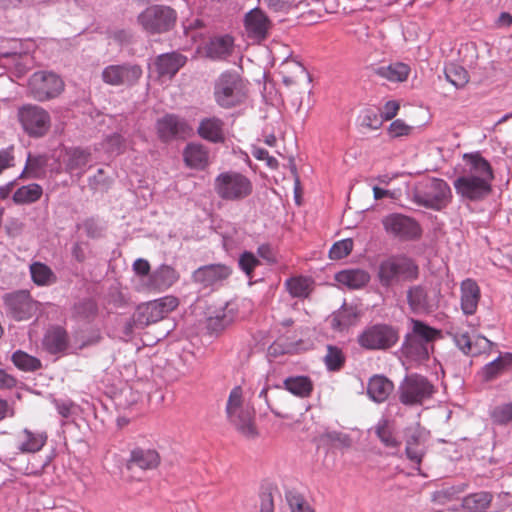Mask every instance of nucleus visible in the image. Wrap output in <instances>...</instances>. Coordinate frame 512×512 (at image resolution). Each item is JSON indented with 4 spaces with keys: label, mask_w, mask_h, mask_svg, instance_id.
Segmentation results:
<instances>
[{
    "label": "nucleus",
    "mask_w": 512,
    "mask_h": 512,
    "mask_svg": "<svg viewBox=\"0 0 512 512\" xmlns=\"http://www.w3.org/2000/svg\"><path fill=\"white\" fill-rule=\"evenodd\" d=\"M13 146L0 150V174L14 164Z\"/></svg>",
    "instance_id": "nucleus-59"
},
{
    "label": "nucleus",
    "mask_w": 512,
    "mask_h": 512,
    "mask_svg": "<svg viewBox=\"0 0 512 512\" xmlns=\"http://www.w3.org/2000/svg\"><path fill=\"white\" fill-rule=\"evenodd\" d=\"M492 499V494L486 491L472 493L463 498L462 507L467 512H483L490 506Z\"/></svg>",
    "instance_id": "nucleus-37"
},
{
    "label": "nucleus",
    "mask_w": 512,
    "mask_h": 512,
    "mask_svg": "<svg viewBox=\"0 0 512 512\" xmlns=\"http://www.w3.org/2000/svg\"><path fill=\"white\" fill-rule=\"evenodd\" d=\"M213 94L221 108L230 109L246 101L248 89L238 73L224 72L215 81Z\"/></svg>",
    "instance_id": "nucleus-5"
},
{
    "label": "nucleus",
    "mask_w": 512,
    "mask_h": 512,
    "mask_svg": "<svg viewBox=\"0 0 512 512\" xmlns=\"http://www.w3.org/2000/svg\"><path fill=\"white\" fill-rule=\"evenodd\" d=\"M324 437L328 439L331 443L338 444L341 447H349L351 444L350 438L340 432L331 431L327 432Z\"/></svg>",
    "instance_id": "nucleus-60"
},
{
    "label": "nucleus",
    "mask_w": 512,
    "mask_h": 512,
    "mask_svg": "<svg viewBox=\"0 0 512 512\" xmlns=\"http://www.w3.org/2000/svg\"><path fill=\"white\" fill-rule=\"evenodd\" d=\"M68 345L67 333L61 327H55L47 331L43 339L44 348L52 354L64 351Z\"/></svg>",
    "instance_id": "nucleus-32"
},
{
    "label": "nucleus",
    "mask_w": 512,
    "mask_h": 512,
    "mask_svg": "<svg viewBox=\"0 0 512 512\" xmlns=\"http://www.w3.org/2000/svg\"><path fill=\"white\" fill-rule=\"evenodd\" d=\"M156 130L159 139L163 142L185 138L193 131L186 119L176 114H166L159 118L156 122Z\"/></svg>",
    "instance_id": "nucleus-17"
},
{
    "label": "nucleus",
    "mask_w": 512,
    "mask_h": 512,
    "mask_svg": "<svg viewBox=\"0 0 512 512\" xmlns=\"http://www.w3.org/2000/svg\"><path fill=\"white\" fill-rule=\"evenodd\" d=\"M63 88L62 79L52 72H35L28 81V91L38 101H46L58 96Z\"/></svg>",
    "instance_id": "nucleus-13"
},
{
    "label": "nucleus",
    "mask_w": 512,
    "mask_h": 512,
    "mask_svg": "<svg viewBox=\"0 0 512 512\" xmlns=\"http://www.w3.org/2000/svg\"><path fill=\"white\" fill-rule=\"evenodd\" d=\"M493 422L497 424H507L512 421V403L500 404L491 412Z\"/></svg>",
    "instance_id": "nucleus-49"
},
{
    "label": "nucleus",
    "mask_w": 512,
    "mask_h": 512,
    "mask_svg": "<svg viewBox=\"0 0 512 512\" xmlns=\"http://www.w3.org/2000/svg\"><path fill=\"white\" fill-rule=\"evenodd\" d=\"M244 26L248 38L261 42L268 37L272 22L263 10L254 8L246 13Z\"/></svg>",
    "instance_id": "nucleus-18"
},
{
    "label": "nucleus",
    "mask_w": 512,
    "mask_h": 512,
    "mask_svg": "<svg viewBox=\"0 0 512 512\" xmlns=\"http://www.w3.org/2000/svg\"><path fill=\"white\" fill-rule=\"evenodd\" d=\"M385 231L397 238L411 240L421 234L419 224L411 217L400 213H392L382 219Z\"/></svg>",
    "instance_id": "nucleus-16"
},
{
    "label": "nucleus",
    "mask_w": 512,
    "mask_h": 512,
    "mask_svg": "<svg viewBox=\"0 0 512 512\" xmlns=\"http://www.w3.org/2000/svg\"><path fill=\"white\" fill-rule=\"evenodd\" d=\"M426 439V433L419 427H410L407 429L405 452L407 458L417 466L418 470L422 458L426 453Z\"/></svg>",
    "instance_id": "nucleus-21"
},
{
    "label": "nucleus",
    "mask_w": 512,
    "mask_h": 512,
    "mask_svg": "<svg viewBox=\"0 0 512 512\" xmlns=\"http://www.w3.org/2000/svg\"><path fill=\"white\" fill-rule=\"evenodd\" d=\"M324 363L329 371L340 370L345 363V356L342 350L336 346L328 345Z\"/></svg>",
    "instance_id": "nucleus-44"
},
{
    "label": "nucleus",
    "mask_w": 512,
    "mask_h": 512,
    "mask_svg": "<svg viewBox=\"0 0 512 512\" xmlns=\"http://www.w3.org/2000/svg\"><path fill=\"white\" fill-rule=\"evenodd\" d=\"M413 131V127L407 125L403 120H394L388 128V133L392 138H398L402 136H408Z\"/></svg>",
    "instance_id": "nucleus-52"
},
{
    "label": "nucleus",
    "mask_w": 512,
    "mask_h": 512,
    "mask_svg": "<svg viewBox=\"0 0 512 512\" xmlns=\"http://www.w3.org/2000/svg\"><path fill=\"white\" fill-rule=\"evenodd\" d=\"M481 298L479 285L475 280L467 278L460 284V304L461 310L465 315H473Z\"/></svg>",
    "instance_id": "nucleus-22"
},
{
    "label": "nucleus",
    "mask_w": 512,
    "mask_h": 512,
    "mask_svg": "<svg viewBox=\"0 0 512 512\" xmlns=\"http://www.w3.org/2000/svg\"><path fill=\"white\" fill-rule=\"evenodd\" d=\"M43 189L39 184L32 183L18 188L13 194V201L16 204H31L40 199Z\"/></svg>",
    "instance_id": "nucleus-38"
},
{
    "label": "nucleus",
    "mask_w": 512,
    "mask_h": 512,
    "mask_svg": "<svg viewBox=\"0 0 512 512\" xmlns=\"http://www.w3.org/2000/svg\"><path fill=\"white\" fill-rule=\"evenodd\" d=\"M284 387L292 394L302 398L308 397L313 390V384L306 376L289 377L284 380Z\"/></svg>",
    "instance_id": "nucleus-39"
},
{
    "label": "nucleus",
    "mask_w": 512,
    "mask_h": 512,
    "mask_svg": "<svg viewBox=\"0 0 512 512\" xmlns=\"http://www.w3.org/2000/svg\"><path fill=\"white\" fill-rule=\"evenodd\" d=\"M275 12H287L296 6V0H263Z\"/></svg>",
    "instance_id": "nucleus-55"
},
{
    "label": "nucleus",
    "mask_w": 512,
    "mask_h": 512,
    "mask_svg": "<svg viewBox=\"0 0 512 512\" xmlns=\"http://www.w3.org/2000/svg\"><path fill=\"white\" fill-rule=\"evenodd\" d=\"M133 270L135 271V273L137 275L147 276V275H149V272H150V264L145 259H142V258L137 259L133 263Z\"/></svg>",
    "instance_id": "nucleus-61"
},
{
    "label": "nucleus",
    "mask_w": 512,
    "mask_h": 512,
    "mask_svg": "<svg viewBox=\"0 0 512 512\" xmlns=\"http://www.w3.org/2000/svg\"><path fill=\"white\" fill-rule=\"evenodd\" d=\"M11 359L14 365L23 371H35L41 367V362L38 358L22 350L15 351Z\"/></svg>",
    "instance_id": "nucleus-42"
},
{
    "label": "nucleus",
    "mask_w": 512,
    "mask_h": 512,
    "mask_svg": "<svg viewBox=\"0 0 512 512\" xmlns=\"http://www.w3.org/2000/svg\"><path fill=\"white\" fill-rule=\"evenodd\" d=\"M383 124L381 116L372 109H367L362 116L361 125L372 130L379 129Z\"/></svg>",
    "instance_id": "nucleus-51"
},
{
    "label": "nucleus",
    "mask_w": 512,
    "mask_h": 512,
    "mask_svg": "<svg viewBox=\"0 0 512 512\" xmlns=\"http://www.w3.org/2000/svg\"><path fill=\"white\" fill-rule=\"evenodd\" d=\"M353 249V240L350 238L337 241L332 245L329 251V257L332 260H339L348 256Z\"/></svg>",
    "instance_id": "nucleus-47"
},
{
    "label": "nucleus",
    "mask_w": 512,
    "mask_h": 512,
    "mask_svg": "<svg viewBox=\"0 0 512 512\" xmlns=\"http://www.w3.org/2000/svg\"><path fill=\"white\" fill-rule=\"evenodd\" d=\"M33 282L39 286L50 285L56 281V275L46 264L34 262L30 265Z\"/></svg>",
    "instance_id": "nucleus-40"
},
{
    "label": "nucleus",
    "mask_w": 512,
    "mask_h": 512,
    "mask_svg": "<svg viewBox=\"0 0 512 512\" xmlns=\"http://www.w3.org/2000/svg\"><path fill=\"white\" fill-rule=\"evenodd\" d=\"M394 389V384L383 375H374L370 378L367 387L369 397L377 402H384Z\"/></svg>",
    "instance_id": "nucleus-28"
},
{
    "label": "nucleus",
    "mask_w": 512,
    "mask_h": 512,
    "mask_svg": "<svg viewBox=\"0 0 512 512\" xmlns=\"http://www.w3.org/2000/svg\"><path fill=\"white\" fill-rule=\"evenodd\" d=\"M449 334L453 336L455 344L463 353L470 354L472 352L471 338L467 332H450Z\"/></svg>",
    "instance_id": "nucleus-54"
},
{
    "label": "nucleus",
    "mask_w": 512,
    "mask_h": 512,
    "mask_svg": "<svg viewBox=\"0 0 512 512\" xmlns=\"http://www.w3.org/2000/svg\"><path fill=\"white\" fill-rule=\"evenodd\" d=\"M17 118L23 131L32 138L43 137L51 127L50 114L38 105L26 104L19 107Z\"/></svg>",
    "instance_id": "nucleus-11"
},
{
    "label": "nucleus",
    "mask_w": 512,
    "mask_h": 512,
    "mask_svg": "<svg viewBox=\"0 0 512 512\" xmlns=\"http://www.w3.org/2000/svg\"><path fill=\"white\" fill-rule=\"evenodd\" d=\"M16 385V379L5 370L0 369V389H10Z\"/></svg>",
    "instance_id": "nucleus-62"
},
{
    "label": "nucleus",
    "mask_w": 512,
    "mask_h": 512,
    "mask_svg": "<svg viewBox=\"0 0 512 512\" xmlns=\"http://www.w3.org/2000/svg\"><path fill=\"white\" fill-rule=\"evenodd\" d=\"M412 198L418 205L440 211L450 203L452 191L443 179L426 178L416 184Z\"/></svg>",
    "instance_id": "nucleus-4"
},
{
    "label": "nucleus",
    "mask_w": 512,
    "mask_h": 512,
    "mask_svg": "<svg viewBox=\"0 0 512 512\" xmlns=\"http://www.w3.org/2000/svg\"><path fill=\"white\" fill-rule=\"evenodd\" d=\"M376 434L380 441L387 447H396L398 445L397 440L393 436V433L389 427L388 420L381 419L376 428Z\"/></svg>",
    "instance_id": "nucleus-46"
},
{
    "label": "nucleus",
    "mask_w": 512,
    "mask_h": 512,
    "mask_svg": "<svg viewBox=\"0 0 512 512\" xmlns=\"http://www.w3.org/2000/svg\"><path fill=\"white\" fill-rule=\"evenodd\" d=\"M160 464V455L155 449L150 448H134L127 461V469L134 470H152Z\"/></svg>",
    "instance_id": "nucleus-23"
},
{
    "label": "nucleus",
    "mask_w": 512,
    "mask_h": 512,
    "mask_svg": "<svg viewBox=\"0 0 512 512\" xmlns=\"http://www.w3.org/2000/svg\"><path fill=\"white\" fill-rule=\"evenodd\" d=\"M462 491L463 489L457 487L443 488L433 493L432 500L434 502L444 504L445 502L452 500L458 493Z\"/></svg>",
    "instance_id": "nucleus-53"
},
{
    "label": "nucleus",
    "mask_w": 512,
    "mask_h": 512,
    "mask_svg": "<svg viewBox=\"0 0 512 512\" xmlns=\"http://www.w3.org/2000/svg\"><path fill=\"white\" fill-rule=\"evenodd\" d=\"M399 109L400 104L398 101H387L381 110L380 116L383 119V121L391 120L397 115Z\"/></svg>",
    "instance_id": "nucleus-56"
},
{
    "label": "nucleus",
    "mask_w": 512,
    "mask_h": 512,
    "mask_svg": "<svg viewBox=\"0 0 512 512\" xmlns=\"http://www.w3.org/2000/svg\"><path fill=\"white\" fill-rule=\"evenodd\" d=\"M176 20V11L165 5H151L137 17L139 25L150 34L168 32L175 26Z\"/></svg>",
    "instance_id": "nucleus-9"
},
{
    "label": "nucleus",
    "mask_w": 512,
    "mask_h": 512,
    "mask_svg": "<svg viewBox=\"0 0 512 512\" xmlns=\"http://www.w3.org/2000/svg\"><path fill=\"white\" fill-rule=\"evenodd\" d=\"M445 76L456 88L464 87L469 81L468 72L465 68L454 63L445 67Z\"/></svg>",
    "instance_id": "nucleus-43"
},
{
    "label": "nucleus",
    "mask_w": 512,
    "mask_h": 512,
    "mask_svg": "<svg viewBox=\"0 0 512 512\" xmlns=\"http://www.w3.org/2000/svg\"><path fill=\"white\" fill-rule=\"evenodd\" d=\"M375 73L390 82H403L409 76L410 67L405 63L395 62L376 68Z\"/></svg>",
    "instance_id": "nucleus-35"
},
{
    "label": "nucleus",
    "mask_w": 512,
    "mask_h": 512,
    "mask_svg": "<svg viewBox=\"0 0 512 512\" xmlns=\"http://www.w3.org/2000/svg\"><path fill=\"white\" fill-rule=\"evenodd\" d=\"M233 49V39L230 36L212 38L206 45V55L213 60H221L228 57Z\"/></svg>",
    "instance_id": "nucleus-30"
},
{
    "label": "nucleus",
    "mask_w": 512,
    "mask_h": 512,
    "mask_svg": "<svg viewBox=\"0 0 512 512\" xmlns=\"http://www.w3.org/2000/svg\"><path fill=\"white\" fill-rule=\"evenodd\" d=\"M419 277V266L405 255H392L378 265L377 279L384 288H391L403 282H412Z\"/></svg>",
    "instance_id": "nucleus-2"
},
{
    "label": "nucleus",
    "mask_w": 512,
    "mask_h": 512,
    "mask_svg": "<svg viewBox=\"0 0 512 512\" xmlns=\"http://www.w3.org/2000/svg\"><path fill=\"white\" fill-rule=\"evenodd\" d=\"M142 68L133 63L111 64L101 74L102 81L110 86L132 87L142 77Z\"/></svg>",
    "instance_id": "nucleus-15"
},
{
    "label": "nucleus",
    "mask_w": 512,
    "mask_h": 512,
    "mask_svg": "<svg viewBox=\"0 0 512 512\" xmlns=\"http://www.w3.org/2000/svg\"><path fill=\"white\" fill-rule=\"evenodd\" d=\"M313 280L305 276H294L285 281V287L294 298H307L313 290Z\"/></svg>",
    "instance_id": "nucleus-36"
},
{
    "label": "nucleus",
    "mask_w": 512,
    "mask_h": 512,
    "mask_svg": "<svg viewBox=\"0 0 512 512\" xmlns=\"http://www.w3.org/2000/svg\"><path fill=\"white\" fill-rule=\"evenodd\" d=\"M410 323L412 328L405 336L402 351L411 359L426 360L429 358L433 342L440 337L441 331L417 319L411 318Z\"/></svg>",
    "instance_id": "nucleus-3"
},
{
    "label": "nucleus",
    "mask_w": 512,
    "mask_h": 512,
    "mask_svg": "<svg viewBox=\"0 0 512 512\" xmlns=\"http://www.w3.org/2000/svg\"><path fill=\"white\" fill-rule=\"evenodd\" d=\"M260 512H274L273 497L270 493L261 495Z\"/></svg>",
    "instance_id": "nucleus-63"
},
{
    "label": "nucleus",
    "mask_w": 512,
    "mask_h": 512,
    "mask_svg": "<svg viewBox=\"0 0 512 512\" xmlns=\"http://www.w3.org/2000/svg\"><path fill=\"white\" fill-rule=\"evenodd\" d=\"M67 162L66 167L69 171H73L76 169L83 168L88 162L90 158V153L79 149H71L67 152Z\"/></svg>",
    "instance_id": "nucleus-45"
},
{
    "label": "nucleus",
    "mask_w": 512,
    "mask_h": 512,
    "mask_svg": "<svg viewBox=\"0 0 512 512\" xmlns=\"http://www.w3.org/2000/svg\"><path fill=\"white\" fill-rule=\"evenodd\" d=\"M226 414L229 422L246 438H255L258 435L254 411L243 404V393L240 386L234 387L228 397Z\"/></svg>",
    "instance_id": "nucleus-6"
},
{
    "label": "nucleus",
    "mask_w": 512,
    "mask_h": 512,
    "mask_svg": "<svg viewBox=\"0 0 512 512\" xmlns=\"http://www.w3.org/2000/svg\"><path fill=\"white\" fill-rule=\"evenodd\" d=\"M178 305V298L172 295L142 304L138 306L133 316V324L136 327L144 328L152 323H156L174 311Z\"/></svg>",
    "instance_id": "nucleus-10"
},
{
    "label": "nucleus",
    "mask_w": 512,
    "mask_h": 512,
    "mask_svg": "<svg viewBox=\"0 0 512 512\" xmlns=\"http://www.w3.org/2000/svg\"><path fill=\"white\" fill-rule=\"evenodd\" d=\"M257 252L261 258H263L269 262L275 261V255H274L273 249L270 245H268V244L260 245L257 249Z\"/></svg>",
    "instance_id": "nucleus-64"
},
{
    "label": "nucleus",
    "mask_w": 512,
    "mask_h": 512,
    "mask_svg": "<svg viewBox=\"0 0 512 512\" xmlns=\"http://www.w3.org/2000/svg\"><path fill=\"white\" fill-rule=\"evenodd\" d=\"M406 299L413 313H430L437 309L438 304L428 294L423 285H413L406 292Z\"/></svg>",
    "instance_id": "nucleus-20"
},
{
    "label": "nucleus",
    "mask_w": 512,
    "mask_h": 512,
    "mask_svg": "<svg viewBox=\"0 0 512 512\" xmlns=\"http://www.w3.org/2000/svg\"><path fill=\"white\" fill-rule=\"evenodd\" d=\"M214 190L217 196L225 201H241L253 192L252 181L237 171L220 173L214 180Z\"/></svg>",
    "instance_id": "nucleus-7"
},
{
    "label": "nucleus",
    "mask_w": 512,
    "mask_h": 512,
    "mask_svg": "<svg viewBox=\"0 0 512 512\" xmlns=\"http://www.w3.org/2000/svg\"><path fill=\"white\" fill-rule=\"evenodd\" d=\"M179 277L180 275L175 268L163 264L149 275L147 287L151 290L162 292L174 285L179 280Z\"/></svg>",
    "instance_id": "nucleus-24"
},
{
    "label": "nucleus",
    "mask_w": 512,
    "mask_h": 512,
    "mask_svg": "<svg viewBox=\"0 0 512 512\" xmlns=\"http://www.w3.org/2000/svg\"><path fill=\"white\" fill-rule=\"evenodd\" d=\"M398 340V330L387 324L369 326L358 337L359 345L368 350H386L393 347Z\"/></svg>",
    "instance_id": "nucleus-12"
},
{
    "label": "nucleus",
    "mask_w": 512,
    "mask_h": 512,
    "mask_svg": "<svg viewBox=\"0 0 512 512\" xmlns=\"http://www.w3.org/2000/svg\"><path fill=\"white\" fill-rule=\"evenodd\" d=\"M286 500L291 509V512H315L313 508L299 494L289 492L286 494Z\"/></svg>",
    "instance_id": "nucleus-50"
},
{
    "label": "nucleus",
    "mask_w": 512,
    "mask_h": 512,
    "mask_svg": "<svg viewBox=\"0 0 512 512\" xmlns=\"http://www.w3.org/2000/svg\"><path fill=\"white\" fill-rule=\"evenodd\" d=\"M183 157L185 164L192 169L203 170L209 164V150L200 143H189L183 151Z\"/></svg>",
    "instance_id": "nucleus-26"
},
{
    "label": "nucleus",
    "mask_w": 512,
    "mask_h": 512,
    "mask_svg": "<svg viewBox=\"0 0 512 512\" xmlns=\"http://www.w3.org/2000/svg\"><path fill=\"white\" fill-rule=\"evenodd\" d=\"M47 441V435L44 432H32L24 429L17 435L16 447L22 453H35L41 450Z\"/></svg>",
    "instance_id": "nucleus-27"
},
{
    "label": "nucleus",
    "mask_w": 512,
    "mask_h": 512,
    "mask_svg": "<svg viewBox=\"0 0 512 512\" xmlns=\"http://www.w3.org/2000/svg\"><path fill=\"white\" fill-rule=\"evenodd\" d=\"M3 299L8 314L16 321L29 320L40 312V303L34 300L28 291L9 293Z\"/></svg>",
    "instance_id": "nucleus-14"
},
{
    "label": "nucleus",
    "mask_w": 512,
    "mask_h": 512,
    "mask_svg": "<svg viewBox=\"0 0 512 512\" xmlns=\"http://www.w3.org/2000/svg\"><path fill=\"white\" fill-rule=\"evenodd\" d=\"M238 264L246 276L252 279L253 271L260 265V261L252 252L245 251L240 255Z\"/></svg>",
    "instance_id": "nucleus-48"
},
{
    "label": "nucleus",
    "mask_w": 512,
    "mask_h": 512,
    "mask_svg": "<svg viewBox=\"0 0 512 512\" xmlns=\"http://www.w3.org/2000/svg\"><path fill=\"white\" fill-rule=\"evenodd\" d=\"M434 392V385L426 377L412 373L400 382L397 395L403 405L417 406L430 399Z\"/></svg>",
    "instance_id": "nucleus-8"
},
{
    "label": "nucleus",
    "mask_w": 512,
    "mask_h": 512,
    "mask_svg": "<svg viewBox=\"0 0 512 512\" xmlns=\"http://www.w3.org/2000/svg\"><path fill=\"white\" fill-rule=\"evenodd\" d=\"M198 135L212 143L224 141V121L216 116L203 118L197 128Z\"/></svg>",
    "instance_id": "nucleus-25"
},
{
    "label": "nucleus",
    "mask_w": 512,
    "mask_h": 512,
    "mask_svg": "<svg viewBox=\"0 0 512 512\" xmlns=\"http://www.w3.org/2000/svg\"><path fill=\"white\" fill-rule=\"evenodd\" d=\"M335 279L339 284L350 289H359L369 282L370 275L362 269H351L338 272Z\"/></svg>",
    "instance_id": "nucleus-31"
},
{
    "label": "nucleus",
    "mask_w": 512,
    "mask_h": 512,
    "mask_svg": "<svg viewBox=\"0 0 512 512\" xmlns=\"http://www.w3.org/2000/svg\"><path fill=\"white\" fill-rule=\"evenodd\" d=\"M462 175L455 179L453 185L456 193L469 201H480L487 197L494 178L490 163L479 152L465 153Z\"/></svg>",
    "instance_id": "nucleus-1"
},
{
    "label": "nucleus",
    "mask_w": 512,
    "mask_h": 512,
    "mask_svg": "<svg viewBox=\"0 0 512 512\" xmlns=\"http://www.w3.org/2000/svg\"><path fill=\"white\" fill-rule=\"evenodd\" d=\"M124 138L120 134H113L106 139V148L110 152L120 153L124 148Z\"/></svg>",
    "instance_id": "nucleus-58"
},
{
    "label": "nucleus",
    "mask_w": 512,
    "mask_h": 512,
    "mask_svg": "<svg viewBox=\"0 0 512 512\" xmlns=\"http://www.w3.org/2000/svg\"><path fill=\"white\" fill-rule=\"evenodd\" d=\"M512 367V353L500 354L495 360L486 364L482 370L485 380L490 381Z\"/></svg>",
    "instance_id": "nucleus-33"
},
{
    "label": "nucleus",
    "mask_w": 512,
    "mask_h": 512,
    "mask_svg": "<svg viewBox=\"0 0 512 512\" xmlns=\"http://www.w3.org/2000/svg\"><path fill=\"white\" fill-rule=\"evenodd\" d=\"M234 320V316L229 312L217 313L210 316L206 321V328L211 334H219L224 331Z\"/></svg>",
    "instance_id": "nucleus-41"
},
{
    "label": "nucleus",
    "mask_w": 512,
    "mask_h": 512,
    "mask_svg": "<svg viewBox=\"0 0 512 512\" xmlns=\"http://www.w3.org/2000/svg\"><path fill=\"white\" fill-rule=\"evenodd\" d=\"M186 61V56L177 52L162 54L156 61L157 71L161 76H173L185 65Z\"/></svg>",
    "instance_id": "nucleus-29"
},
{
    "label": "nucleus",
    "mask_w": 512,
    "mask_h": 512,
    "mask_svg": "<svg viewBox=\"0 0 512 512\" xmlns=\"http://www.w3.org/2000/svg\"><path fill=\"white\" fill-rule=\"evenodd\" d=\"M82 227L90 238H98L102 235V227L94 219L85 220Z\"/></svg>",
    "instance_id": "nucleus-57"
},
{
    "label": "nucleus",
    "mask_w": 512,
    "mask_h": 512,
    "mask_svg": "<svg viewBox=\"0 0 512 512\" xmlns=\"http://www.w3.org/2000/svg\"><path fill=\"white\" fill-rule=\"evenodd\" d=\"M232 273L229 266L224 264L204 265L196 269L192 274V279L196 284L203 288H208L226 280Z\"/></svg>",
    "instance_id": "nucleus-19"
},
{
    "label": "nucleus",
    "mask_w": 512,
    "mask_h": 512,
    "mask_svg": "<svg viewBox=\"0 0 512 512\" xmlns=\"http://www.w3.org/2000/svg\"><path fill=\"white\" fill-rule=\"evenodd\" d=\"M359 316L355 306L344 304L338 311L333 313L331 317V326L336 330H344L354 325Z\"/></svg>",
    "instance_id": "nucleus-34"
}]
</instances>
